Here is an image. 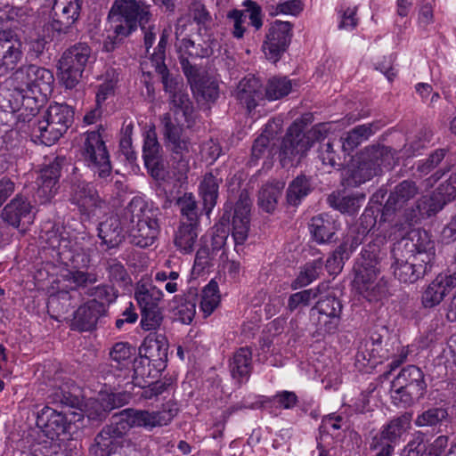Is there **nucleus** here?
<instances>
[{
    "instance_id": "f257e3e1",
    "label": "nucleus",
    "mask_w": 456,
    "mask_h": 456,
    "mask_svg": "<svg viewBox=\"0 0 456 456\" xmlns=\"http://www.w3.org/2000/svg\"><path fill=\"white\" fill-rule=\"evenodd\" d=\"M176 409L166 408L163 411H149L126 408L110 418L94 436L88 448L89 456H121L125 447L134 446L131 439L126 437L128 431L135 428L151 430L167 425L175 416Z\"/></svg>"
},
{
    "instance_id": "f03ea898",
    "label": "nucleus",
    "mask_w": 456,
    "mask_h": 456,
    "mask_svg": "<svg viewBox=\"0 0 456 456\" xmlns=\"http://www.w3.org/2000/svg\"><path fill=\"white\" fill-rule=\"evenodd\" d=\"M392 249L391 265L395 277L403 283L412 284L431 273L436 262L435 242L426 231L412 232Z\"/></svg>"
},
{
    "instance_id": "7ed1b4c3",
    "label": "nucleus",
    "mask_w": 456,
    "mask_h": 456,
    "mask_svg": "<svg viewBox=\"0 0 456 456\" xmlns=\"http://www.w3.org/2000/svg\"><path fill=\"white\" fill-rule=\"evenodd\" d=\"M168 100L170 111L160 117L162 134L173 160L176 162L179 173L186 175L190 169L192 144L189 137L183 134V125L181 124L179 116L184 118L186 126L191 128L195 124L194 108L184 90L168 97Z\"/></svg>"
},
{
    "instance_id": "20e7f679",
    "label": "nucleus",
    "mask_w": 456,
    "mask_h": 456,
    "mask_svg": "<svg viewBox=\"0 0 456 456\" xmlns=\"http://www.w3.org/2000/svg\"><path fill=\"white\" fill-rule=\"evenodd\" d=\"M151 18L150 6L143 1L115 0L109 13L114 35L104 39L102 50L107 53L113 52L138 27L144 29V25L149 23Z\"/></svg>"
},
{
    "instance_id": "39448f33",
    "label": "nucleus",
    "mask_w": 456,
    "mask_h": 456,
    "mask_svg": "<svg viewBox=\"0 0 456 456\" xmlns=\"http://www.w3.org/2000/svg\"><path fill=\"white\" fill-rule=\"evenodd\" d=\"M159 208L149 204L141 197H134L122 209V216L127 224L130 242L140 248L151 246L159 233Z\"/></svg>"
},
{
    "instance_id": "423d86ee",
    "label": "nucleus",
    "mask_w": 456,
    "mask_h": 456,
    "mask_svg": "<svg viewBox=\"0 0 456 456\" xmlns=\"http://www.w3.org/2000/svg\"><path fill=\"white\" fill-rule=\"evenodd\" d=\"M420 193V188L415 181L406 179L396 183L390 189L388 198L383 207L381 218L384 222H393L396 215H400L403 224L411 226L418 223L423 215L422 200L410 202Z\"/></svg>"
},
{
    "instance_id": "0eeeda50",
    "label": "nucleus",
    "mask_w": 456,
    "mask_h": 456,
    "mask_svg": "<svg viewBox=\"0 0 456 456\" xmlns=\"http://www.w3.org/2000/svg\"><path fill=\"white\" fill-rule=\"evenodd\" d=\"M399 151L391 147L373 144L366 147L359 155L357 165L346 179V185L356 187L380 175L383 167L390 169L398 160Z\"/></svg>"
},
{
    "instance_id": "6e6552de",
    "label": "nucleus",
    "mask_w": 456,
    "mask_h": 456,
    "mask_svg": "<svg viewBox=\"0 0 456 456\" xmlns=\"http://www.w3.org/2000/svg\"><path fill=\"white\" fill-rule=\"evenodd\" d=\"M380 255V245L378 242H370L363 248L354 265L356 289L370 302L378 300L381 294V287L376 284Z\"/></svg>"
},
{
    "instance_id": "1a4fd4ad",
    "label": "nucleus",
    "mask_w": 456,
    "mask_h": 456,
    "mask_svg": "<svg viewBox=\"0 0 456 456\" xmlns=\"http://www.w3.org/2000/svg\"><path fill=\"white\" fill-rule=\"evenodd\" d=\"M74 121V110L66 103H53L45 110L42 119L33 124V135L42 144L51 146L57 142Z\"/></svg>"
},
{
    "instance_id": "9d476101",
    "label": "nucleus",
    "mask_w": 456,
    "mask_h": 456,
    "mask_svg": "<svg viewBox=\"0 0 456 456\" xmlns=\"http://www.w3.org/2000/svg\"><path fill=\"white\" fill-rule=\"evenodd\" d=\"M425 374L416 365L403 368L391 382V398L395 404L408 407L427 393Z\"/></svg>"
},
{
    "instance_id": "9b49d317",
    "label": "nucleus",
    "mask_w": 456,
    "mask_h": 456,
    "mask_svg": "<svg viewBox=\"0 0 456 456\" xmlns=\"http://www.w3.org/2000/svg\"><path fill=\"white\" fill-rule=\"evenodd\" d=\"M82 3V0H53L46 24L47 31L58 39L74 36L77 31Z\"/></svg>"
},
{
    "instance_id": "f8f14e48",
    "label": "nucleus",
    "mask_w": 456,
    "mask_h": 456,
    "mask_svg": "<svg viewBox=\"0 0 456 456\" xmlns=\"http://www.w3.org/2000/svg\"><path fill=\"white\" fill-rule=\"evenodd\" d=\"M93 59L92 49L85 43L76 44L62 53L58 69L66 88L72 89L80 82Z\"/></svg>"
},
{
    "instance_id": "ddd939ff",
    "label": "nucleus",
    "mask_w": 456,
    "mask_h": 456,
    "mask_svg": "<svg viewBox=\"0 0 456 456\" xmlns=\"http://www.w3.org/2000/svg\"><path fill=\"white\" fill-rule=\"evenodd\" d=\"M190 16L197 24V33L202 38L203 45L199 44L200 50L190 51L195 47V42L191 39H183V44L190 55H196L201 58L209 57L214 53V48L218 46L217 40L214 37L213 28L215 22L204 4L200 1H193L190 5Z\"/></svg>"
},
{
    "instance_id": "4468645a",
    "label": "nucleus",
    "mask_w": 456,
    "mask_h": 456,
    "mask_svg": "<svg viewBox=\"0 0 456 456\" xmlns=\"http://www.w3.org/2000/svg\"><path fill=\"white\" fill-rule=\"evenodd\" d=\"M100 129L85 133V142L81 151L85 164L97 175L100 179H107L111 175L112 167L110 154L102 139Z\"/></svg>"
},
{
    "instance_id": "2eb2a0df",
    "label": "nucleus",
    "mask_w": 456,
    "mask_h": 456,
    "mask_svg": "<svg viewBox=\"0 0 456 456\" xmlns=\"http://www.w3.org/2000/svg\"><path fill=\"white\" fill-rule=\"evenodd\" d=\"M312 142L302 129V126L294 122L276 148L283 167L297 165L311 148Z\"/></svg>"
},
{
    "instance_id": "dca6fc26",
    "label": "nucleus",
    "mask_w": 456,
    "mask_h": 456,
    "mask_svg": "<svg viewBox=\"0 0 456 456\" xmlns=\"http://www.w3.org/2000/svg\"><path fill=\"white\" fill-rule=\"evenodd\" d=\"M12 79L32 94L36 93L44 97L51 94L53 90L54 77L53 72L35 64L22 65L15 69Z\"/></svg>"
},
{
    "instance_id": "f3484780",
    "label": "nucleus",
    "mask_w": 456,
    "mask_h": 456,
    "mask_svg": "<svg viewBox=\"0 0 456 456\" xmlns=\"http://www.w3.org/2000/svg\"><path fill=\"white\" fill-rule=\"evenodd\" d=\"M77 167L73 168L70 176V201L78 208L82 215H90L97 208H102V200L95 186L83 180L77 175Z\"/></svg>"
},
{
    "instance_id": "a211bd4d",
    "label": "nucleus",
    "mask_w": 456,
    "mask_h": 456,
    "mask_svg": "<svg viewBox=\"0 0 456 456\" xmlns=\"http://www.w3.org/2000/svg\"><path fill=\"white\" fill-rule=\"evenodd\" d=\"M319 299L311 309L313 314L316 311L319 314L315 322L316 330L319 334L334 333L340 322L343 305L339 298L334 295L318 297Z\"/></svg>"
},
{
    "instance_id": "6ab92c4d",
    "label": "nucleus",
    "mask_w": 456,
    "mask_h": 456,
    "mask_svg": "<svg viewBox=\"0 0 456 456\" xmlns=\"http://www.w3.org/2000/svg\"><path fill=\"white\" fill-rule=\"evenodd\" d=\"M292 38V24L289 21L275 20L265 36L263 50L266 58L277 62L287 51Z\"/></svg>"
},
{
    "instance_id": "aec40b11",
    "label": "nucleus",
    "mask_w": 456,
    "mask_h": 456,
    "mask_svg": "<svg viewBox=\"0 0 456 456\" xmlns=\"http://www.w3.org/2000/svg\"><path fill=\"white\" fill-rule=\"evenodd\" d=\"M168 37V31L164 29L159 37L158 45L151 54V61L155 68L156 73L160 76L165 92L167 93L168 97H170L183 91L184 86L182 79L173 76L165 64Z\"/></svg>"
},
{
    "instance_id": "412c9836",
    "label": "nucleus",
    "mask_w": 456,
    "mask_h": 456,
    "mask_svg": "<svg viewBox=\"0 0 456 456\" xmlns=\"http://www.w3.org/2000/svg\"><path fill=\"white\" fill-rule=\"evenodd\" d=\"M22 42L12 29L0 31V77L14 70L22 61Z\"/></svg>"
},
{
    "instance_id": "4be33fe9",
    "label": "nucleus",
    "mask_w": 456,
    "mask_h": 456,
    "mask_svg": "<svg viewBox=\"0 0 456 456\" xmlns=\"http://www.w3.org/2000/svg\"><path fill=\"white\" fill-rule=\"evenodd\" d=\"M142 158L150 175L157 181H164L167 175V166L155 131H149L144 137Z\"/></svg>"
},
{
    "instance_id": "5701e85b",
    "label": "nucleus",
    "mask_w": 456,
    "mask_h": 456,
    "mask_svg": "<svg viewBox=\"0 0 456 456\" xmlns=\"http://www.w3.org/2000/svg\"><path fill=\"white\" fill-rule=\"evenodd\" d=\"M411 418L412 413L404 412L391 419L382 428L380 433L373 437L370 444V450L390 446L392 448V453H394L395 446L400 440L402 435L410 428Z\"/></svg>"
},
{
    "instance_id": "b1692460",
    "label": "nucleus",
    "mask_w": 456,
    "mask_h": 456,
    "mask_svg": "<svg viewBox=\"0 0 456 456\" xmlns=\"http://www.w3.org/2000/svg\"><path fill=\"white\" fill-rule=\"evenodd\" d=\"M65 163V157L57 156L40 170V175L37 178L38 189L37 194L43 203L49 201L57 193L60 188L59 180L61 169Z\"/></svg>"
},
{
    "instance_id": "393cba45",
    "label": "nucleus",
    "mask_w": 456,
    "mask_h": 456,
    "mask_svg": "<svg viewBox=\"0 0 456 456\" xmlns=\"http://www.w3.org/2000/svg\"><path fill=\"white\" fill-rule=\"evenodd\" d=\"M70 421L66 415L49 406L42 408L37 415V427L52 441L66 434L70 428Z\"/></svg>"
},
{
    "instance_id": "a878e982",
    "label": "nucleus",
    "mask_w": 456,
    "mask_h": 456,
    "mask_svg": "<svg viewBox=\"0 0 456 456\" xmlns=\"http://www.w3.org/2000/svg\"><path fill=\"white\" fill-rule=\"evenodd\" d=\"M251 206L249 192L244 189L240 192L232 220V237L236 246L242 245L248 238Z\"/></svg>"
},
{
    "instance_id": "bb28decb",
    "label": "nucleus",
    "mask_w": 456,
    "mask_h": 456,
    "mask_svg": "<svg viewBox=\"0 0 456 456\" xmlns=\"http://www.w3.org/2000/svg\"><path fill=\"white\" fill-rule=\"evenodd\" d=\"M168 344L163 334L150 333L139 347V354L145 356L152 364L156 373H160L166 368L167 361Z\"/></svg>"
},
{
    "instance_id": "cd10ccee",
    "label": "nucleus",
    "mask_w": 456,
    "mask_h": 456,
    "mask_svg": "<svg viewBox=\"0 0 456 456\" xmlns=\"http://www.w3.org/2000/svg\"><path fill=\"white\" fill-rule=\"evenodd\" d=\"M454 288H456V272L439 273L422 293L423 306L432 308L438 305Z\"/></svg>"
},
{
    "instance_id": "c85d7f7f",
    "label": "nucleus",
    "mask_w": 456,
    "mask_h": 456,
    "mask_svg": "<svg viewBox=\"0 0 456 456\" xmlns=\"http://www.w3.org/2000/svg\"><path fill=\"white\" fill-rule=\"evenodd\" d=\"M127 224L124 223L122 212L120 216H110L99 224L98 236L108 248H117L125 240Z\"/></svg>"
},
{
    "instance_id": "c756f323",
    "label": "nucleus",
    "mask_w": 456,
    "mask_h": 456,
    "mask_svg": "<svg viewBox=\"0 0 456 456\" xmlns=\"http://www.w3.org/2000/svg\"><path fill=\"white\" fill-rule=\"evenodd\" d=\"M110 371L113 375L126 379L131 372L132 357L135 354V348L127 342L116 343L110 351Z\"/></svg>"
},
{
    "instance_id": "7c9ffc66",
    "label": "nucleus",
    "mask_w": 456,
    "mask_h": 456,
    "mask_svg": "<svg viewBox=\"0 0 456 456\" xmlns=\"http://www.w3.org/2000/svg\"><path fill=\"white\" fill-rule=\"evenodd\" d=\"M32 205L27 197L17 194L1 210L0 217L4 223L13 228H19L21 221L30 216Z\"/></svg>"
},
{
    "instance_id": "2f4dec72",
    "label": "nucleus",
    "mask_w": 456,
    "mask_h": 456,
    "mask_svg": "<svg viewBox=\"0 0 456 456\" xmlns=\"http://www.w3.org/2000/svg\"><path fill=\"white\" fill-rule=\"evenodd\" d=\"M252 370V351L247 346L239 348L229 362L232 378L239 387H241L249 379Z\"/></svg>"
},
{
    "instance_id": "473e14b6",
    "label": "nucleus",
    "mask_w": 456,
    "mask_h": 456,
    "mask_svg": "<svg viewBox=\"0 0 456 456\" xmlns=\"http://www.w3.org/2000/svg\"><path fill=\"white\" fill-rule=\"evenodd\" d=\"M223 178L213 172L207 173L199 186V194L202 200V211L208 216L217 203L219 186Z\"/></svg>"
},
{
    "instance_id": "72a5a7b5",
    "label": "nucleus",
    "mask_w": 456,
    "mask_h": 456,
    "mask_svg": "<svg viewBox=\"0 0 456 456\" xmlns=\"http://www.w3.org/2000/svg\"><path fill=\"white\" fill-rule=\"evenodd\" d=\"M236 98L248 111L256 108L259 101L264 100L262 84L255 77H245L237 86Z\"/></svg>"
},
{
    "instance_id": "f704fd0d",
    "label": "nucleus",
    "mask_w": 456,
    "mask_h": 456,
    "mask_svg": "<svg viewBox=\"0 0 456 456\" xmlns=\"http://www.w3.org/2000/svg\"><path fill=\"white\" fill-rule=\"evenodd\" d=\"M94 301H87L75 312L73 326L80 331L93 330L104 313Z\"/></svg>"
},
{
    "instance_id": "c9c22d12",
    "label": "nucleus",
    "mask_w": 456,
    "mask_h": 456,
    "mask_svg": "<svg viewBox=\"0 0 456 456\" xmlns=\"http://www.w3.org/2000/svg\"><path fill=\"white\" fill-rule=\"evenodd\" d=\"M309 231L313 240L320 245L330 244L336 240L335 222L328 216L320 215L312 217Z\"/></svg>"
},
{
    "instance_id": "e433bc0d",
    "label": "nucleus",
    "mask_w": 456,
    "mask_h": 456,
    "mask_svg": "<svg viewBox=\"0 0 456 456\" xmlns=\"http://www.w3.org/2000/svg\"><path fill=\"white\" fill-rule=\"evenodd\" d=\"M273 126L277 128L278 125L275 122L267 123L264 132L255 140L252 146V158L256 160L263 157L271 158L277 154L274 142V134H277V131H274Z\"/></svg>"
},
{
    "instance_id": "4c0bfd02",
    "label": "nucleus",
    "mask_w": 456,
    "mask_h": 456,
    "mask_svg": "<svg viewBox=\"0 0 456 456\" xmlns=\"http://www.w3.org/2000/svg\"><path fill=\"white\" fill-rule=\"evenodd\" d=\"M314 189L312 176L299 174L289 183L286 191V200L290 206L297 207Z\"/></svg>"
},
{
    "instance_id": "58836bf2",
    "label": "nucleus",
    "mask_w": 456,
    "mask_h": 456,
    "mask_svg": "<svg viewBox=\"0 0 456 456\" xmlns=\"http://www.w3.org/2000/svg\"><path fill=\"white\" fill-rule=\"evenodd\" d=\"M64 227L58 223L48 220L42 224L39 233L40 240L50 248L62 253V249L69 247V241L63 235Z\"/></svg>"
},
{
    "instance_id": "ea45409f",
    "label": "nucleus",
    "mask_w": 456,
    "mask_h": 456,
    "mask_svg": "<svg viewBox=\"0 0 456 456\" xmlns=\"http://www.w3.org/2000/svg\"><path fill=\"white\" fill-rule=\"evenodd\" d=\"M284 186V183L279 181H273L263 185L258 191L257 204L259 208L266 213L273 212Z\"/></svg>"
},
{
    "instance_id": "a19ab883",
    "label": "nucleus",
    "mask_w": 456,
    "mask_h": 456,
    "mask_svg": "<svg viewBox=\"0 0 456 456\" xmlns=\"http://www.w3.org/2000/svg\"><path fill=\"white\" fill-rule=\"evenodd\" d=\"M162 291L150 282L139 281L136 284L134 297L142 309L159 307Z\"/></svg>"
},
{
    "instance_id": "79ce46f5",
    "label": "nucleus",
    "mask_w": 456,
    "mask_h": 456,
    "mask_svg": "<svg viewBox=\"0 0 456 456\" xmlns=\"http://www.w3.org/2000/svg\"><path fill=\"white\" fill-rule=\"evenodd\" d=\"M372 127L373 124H365L357 126L345 133L340 138L343 151L350 153L362 142L368 140L373 134Z\"/></svg>"
},
{
    "instance_id": "37998d69",
    "label": "nucleus",
    "mask_w": 456,
    "mask_h": 456,
    "mask_svg": "<svg viewBox=\"0 0 456 456\" xmlns=\"http://www.w3.org/2000/svg\"><path fill=\"white\" fill-rule=\"evenodd\" d=\"M448 409L443 406L431 407L424 411L415 419V425L419 428H440L449 421Z\"/></svg>"
},
{
    "instance_id": "c03bdc74",
    "label": "nucleus",
    "mask_w": 456,
    "mask_h": 456,
    "mask_svg": "<svg viewBox=\"0 0 456 456\" xmlns=\"http://www.w3.org/2000/svg\"><path fill=\"white\" fill-rule=\"evenodd\" d=\"M198 229L199 224H187L185 221H181L175 233V246L184 253L191 252L198 238Z\"/></svg>"
},
{
    "instance_id": "a18cd8bd",
    "label": "nucleus",
    "mask_w": 456,
    "mask_h": 456,
    "mask_svg": "<svg viewBox=\"0 0 456 456\" xmlns=\"http://www.w3.org/2000/svg\"><path fill=\"white\" fill-rule=\"evenodd\" d=\"M231 207L225 206L219 224L214 227L210 249L212 253L221 250L226 244L230 231L229 224L231 222Z\"/></svg>"
},
{
    "instance_id": "49530a36",
    "label": "nucleus",
    "mask_w": 456,
    "mask_h": 456,
    "mask_svg": "<svg viewBox=\"0 0 456 456\" xmlns=\"http://www.w3.org/2000/svg\"><path fill=\"white\" fill-rule=\"evenodd\" d=\"M86 295L93 297L90 301H94L104 313H107L110 304L118 297V290L111 285L101 284L89 288Z\"/></svg>"
},
{
    "instance_id": "de8ad7c7",
    "label": "nucleus",
    "mask_w": 456,
    "mask_h": 456,
    "mask_svg": "<svg viewBox=\"0 0 456 456\" xmlns=\"http://www.w3.org/2000/svg\"><path fill=\"white\" fill-rule=\"evenodd\" d=\"M181 212V221L187 224H200V209L192 193H184L176 200Z\"/></svg>"
},
{
    "instance_id": "09e8293b",
    "label": "nucleus",
    "mask_w": 456,
    "mask_h": 456,
    "mask_svg": "<svg viewBox=\"0 0 456 456\" xmlns=\"http://www.w3.org/2000/svg\"><path fill=\"white\" fill-rule=\"evenodd\" d=\"M24 91L25 89L18 84L13 90H0V110L6 113H19L22 106V93Z\"/></svg>"
},
{
    "instance_id": "8fccbe9b",
    "label": "nucleus",
    "mask_w": 456,
    "mask_h": 456,
    "mask_svg": "<svg viewBox=\"0 0 456 456\" xmlns=\"http://www.w3.org/2000/svg\"><path fill=\"white\" fill-rule=\"evenodd\" d=\"M320 294L319 287L293 293L288 298L286 309L289 313L300 312L304 307L310 305L312 301L316 299Z\"/></svg>"
},
{
    "instance_id": "3c124183",
    "label": "nucleus",
    "mask_w": 456,
    "mask_h": 456,
    "mask_svg": "<svg viewBox=\"0 0 456 456\" xmlns=\"http://www.w3.org/2000/svg\"><path fill=\"white\" fill-rule=\"evenodd\" d=\"M323 266L322 258L305 265L297 277L292 281L291 288L297 289L305 287L319 277Z\"/></svg>"
},
{
    "instance_id": "603ef678",
    "label": "nucleus",
    "mask_w": 456,
    "mask_h": 456,
    "mask_svg": "<svg viewBox=\"0 0 456 456\" xmlns=\"http://www.w3.org/2000/svg\"><path fill=\"white\" fill-rule=\"evenodd\" d=\"M361 200H363V197L359 198L354 195L341 196L339 193H332L327 199L331 208L349 215H354L357 212L360 208Z\"/></svg>"
},
{
    "instance_id": "864d4df0",
    "label": "nucleus",
    "mask_w": 456,
    "mask_h": 456,
    "mask_svg": "<svg viewBox=\"0 0 456 456\" xmlns=\"http://www.w3.org/2000/svg\"><path fill=\"white\" fill-rule=\"evenodd\" d=\"M111 411V407L109 406L102 393H100L97 398H91L86 404L85 412L90 420L102 422L109 413Z\"/></svg>"
},
{
    "instance_id": "5fc2aeb1",
    "label": "nucleus",
    "mask_w": 456,
    "mask_h": 456,
    "mask_svg": "<svg viewBox=\"0 0 456 456\" xmlns=\"http://www.w3.org/2000/svg\"><path fill=\"white\" fill-rule=\"evenodd\" d=\"M219 302L218 284L212 280L202 290L200 307L204 314V317L209 316L217 307Z\"/></svg>"
},
{
    "instance_id": "6e6d98bb",
    "label": "nucleus",
    "mask_w": 456,
    "mask_h": 456,
    "mask_svg": "<svg viewBox=\"0 0 456 456\" xmlns=\"http://www.w3.org/2000/svg\"><path fill=\"white\" fill-rule=\"evenodd\" d=\"M62 278L70 284L72 290L86 288L99 281L97 273L80 270H69L62 275Z\"/></svg>"
},
{
    "instance_id": "4d7b16f0",
    "label": "nucleus",
    "mask_w": 456,
    "mask_h": 456,
    "mask_svg": "<svg viewBox=\"0 0 456 456\" xmlns=\"http://www.w3.org/2000/svg\"><path fill=\"white\" fill-rule=\"evenodd\" d=\"M191 90L198 101L214 102L219 96L218 84L209 78H201L191 86Z\"/></svg>"
},
{
    "instance_id": "13d9d810",
    "label": "nucleus",
    "mask_w": 456,
    "mask_h": 456,
    "mask_svg": "<svg viewBox=\"0 0 456 456\" xmlns=\"http://www.w3.org/2000/svg\"><path fill=\"white\" fill-rule=\"evenodd\" d=\"M291 82L286 77H274L269 79L265 87V97L270 101L281 99L291 91Z\"/></svg>"
},
{
    "instance_id": "bf43d9fd",
    "label": "nucleus",
    "mask_w": 456,
    "mask_h": 456,
    "mask_svg": "<svg viewBox=\"0 0 456 456\" xmlns=\"http://www.w3.org/2000/svg\"><path fill=\"white\" fill-rule=\"evenodd\" d=\"M197 293L189 292L177 306L176 316L184 324H190L196 314Z\"/></svg>"
},
{
    "instance_id": "052dcab7",
    "label": "nucleus",
    "mask_w": 456,
    "mask_h": 456,
    "mask_svg": "<svg viewBox=\"0 0 456 456\" xmlns=\"http://www.w3.org/2000/svg\"><path fill=\"white\" fill-rule=\"evenodd\" d=\"M41 106L37 96L22 93V106L19 110L18 119L23 122H30L32 118L39 112Z\"/></svg>"
},
{
    "instance_id": "680f3d73",
    "label": "nucleus",
    "mask_w": 456,
    "mask_h": 456,
    "mask_svg": "<svg viewBox=\"0 0 456 456\" xmlns=\"http://www.w3.org/2000/svg\"><path fill=\"white\" fill-rule=\"evenodd\" d=\"M106 270L110 282L122 286L131 283L130 275L125 266L117 259L108 261Z\"/></svg>"
},
{
    "instance_id": "e2e57ef3",
    "label": "nucleus",
    "mask_w": 456,
    "mask_h": 456,
    "mask_svg": "<svg viewBox=\"0 0 456 456\" xmlns=\"http://www.w3.org/2000/svg\"><path fill=\"white\" fill-rule=\"evenodd\" d=\"M141 315V326L144 330L159 329L164 319L160 307L142 309Z\"/></svg>"
},
{
    "instance_id": "0e129e2a",
    "label": "nucleus",
    "mask_w": 456,
    "mask_h": 456,
    "mask_svg": "<svg viewBox=\"0 0 456 456\" xmlns=\"http://www.w3.org/2000/svg\"><path fill=\"white\" fill-rule=\"evenodd\" d=\"M133 379L137 378H156L159 373H156L151 362L142 354H139L132 361Z\"/></svg>"
},
{
    "instance_id": "69168bd1",
    "label": "nucleus",
    "mask_w": 456,
    "mask_h": 456,
    "mask_svg": "<svg viewBox=\"0 0 456 456\" xmlns=\"http://www.w3.org/2000/svg\"><path fill=\"white\" fill-rule=\"evenodd\" d=\"M433 137V132L428 127L421 128L418 134H416V139L413 140L409 146L406 144L403 146L402 151H404V155L410 157L413 155L416 151L424 148L426 143L430 142Z\"/></svg>"
},
{
    "instance_id": "338daca9",
    "label": "nucleus",
    "mask_w": 456,
    "mask_h": 456,
    "mask_svg": "<svg viewBox=\"0 0 456 456\" xmlns=\"http://www.w3.org/2000/svg\"><path fill=\"white\" fill-rule=\"evenodd\" d=\"M367 235L364 229L357 228L356 226H352L344 241L339 245L342 249L346 252L350 253L354 251L360 244H362L364 237Z\"/></svg>"
},
{
    "instance_id": "774afa93",
    "label": "nucleus",
    "mask_w": 456,
    "mask_h": 456,
    "mask_svg": "<svg viewBox=\"0 0 456 456\" xmlns=\"http://www.w3.org/2000/svg\"><path fill=\"white\" fill-rule=\"evenodd\" d=\"M447 153L446 149H437L431 153L428 159L420 160L417 166V170L421 174H428L444 159Z\"/></svg>"
}]
</instances>
